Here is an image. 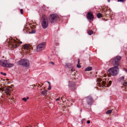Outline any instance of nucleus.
<instances>
[{
  "mask_svg": "<svg viewBox=\"0 0 127 127\" xmlns=\"http://www.w3.org/2000/svg\"><path fill=\"white\" fill-rule=\"evenodd\" d=\"M59 19V16L57 14H53L49 15V20L51 24H55L57 23Z\"/></svg>",
  "mask_w": 127,
  "mask_h": 127,
  "instance_id": "nucleus-1",
  "label": "nucleus"
},
{
  "mask_svg": "<svg viewBox=\"0 0 127 127\" xmlns=\"http://www.w3.org/2000/svg\"><path fill=\"white\" fill-rule=\"evenodd\" d=\"M111 83L112 81L110 80L108 82L101 81L100 83V84H101L103 86H104L105 87H109L111 85Z\"/></svg>",
  "mask_w": 127,
  "mask_h": 127,
  "instance_id": "nucleus-12",
  "label": "nucleus"
},
{
  "mask_svg": "<svg viewBox=\"0 0 127 127\" xmlns=\"http://www.w3.org/2000/svg\"><path fill=\"white\" fill-rule=\"evenodd\" d=\"M50 63L52 64L53 65L54 64V63L52 62H50Z\"/></svg>",
  "mask_w": 127,
  "mask_h": 127,
  "instance_id": "nucleus-34",
  "label": "nucleus"
},
{
  "mask_svg": "<svg viewBox=\"0 0 127 127\" xmlns=\"http://www.w3.org/2000/svg\"><path fill=\"white\" fill-rule=\"evenodd\" d=\"M60 100V98H57L56 99V101H59Z\"/></svg>",
  "mask_w": 127,
  "mask_h": 127,
  "instance_id": "nucleus-35",
  "label": "nucleus"
},
{
  "mask_svg": "<svg viewBox=\"0 0 127 127\" xmlns=\"http://www.w3.org/2000/svg\"><path fill=\"white\" fill-rule=\"evenodd\" d=\"M125 71H126V72L127 73V69H125Z\"/></svg>",
  "mask_w": 127,
  "mask_h": 127,
  "instance_id": "nucleus-37",
  "label": "nucleus"
},
{
  "mask_svg": "<svg viewBox=\"0 0 127 127\" xmlns=\"http://www.w3.org/2000/svg\"><path fill=\"white\" fill-rule=\"evenodd\" d=\"M51 89V87L50 86H49L48 87V89L49 90H50Z\"/></svg>",
  "mask_w": 127,
  "mask_h": 127,
  "instance_id": "nucleus-31",
  "label": "nucleus"
},
{
  "mask_svg": "<svg viewBox=\"0 0 127 127\" xmlns=\"http://www.w3.org/2000/svg\"><path fill=\"white\" fill-rule=\"evenodd\" d=\"M18 64L23 66L28 67L29 66V62L28 61L24 59H21L18 62Z\"/></svg>",
  "mask_w": 127,
  "mask_h": 127,
  "instance_id": "nucleus-5",
  "label": "nucleus"
},
{
  "mask_svg": "<svg viewBox=\"0 0 127 127\" xmlns=\"http://www.w3.org/2000/svg\"><path fill=\"white\" fill-rule=\"evenodd\" d=\"M68 86L69 89L72 91H74L76 89V87L74 82L71 81H69Z\"/></svg>",
  "mask_w": 127,
  "mask_h": 127,
  "instance_id": "nucleus-10",
  "label": "nucleus"
},
{
  "mask_svg": "<svg viewBox=\"0 0 127 127\" xmlns=\"http://www.w3.org/2000/svg\"><path fill=\"white\" fill-rule=\"evenodd\" d=\"M86 101L88 104L89 105H92L94 102V101L92 97L88 96L86 97Z\"/></svg>",
  "mask_w": 127,
  "mask_h": 127,
  "instance_id": "nucleus-11",
  "label": "nucleus"
},
{
  "mask_svg": "<svg viewBox=\"0 0 127 127\" xmlns=\"http://www.w3.org/2000/svg\"><path fill=\"white\" fill-rule=\"evenodd\" d=\"M102 15L100 13H98L96 15L97 16L98 18H100L102 17Z\"/></svg>",
  "mask_w": 127,
  "mask_h": 127,
  "instance_id": "nucleus-18",
  "label": "nucleus"
},
{
  "mask_svg": "<svg viewBox=\"0 0 127 127\" xmlns=\"http://www.w3.org/2000/svg\"><path fill=\"white\" fill-rule=\"evenodd\" d=\"M92 69V67L91 66H89L87 67V68L85 69V71H89L91 70Z\"/></svg>",
  "mask_w": 127,
  "mask_h": 127,
  "instance_id": "nucleus-17",
  "label": "nucleus"
},
{
  "mask_svg": "<svg viewBox=\"0 0 127 127\" xmlns=\"http://www.w3.org/2000/svg\"><path fill=\"white\" fill-rule=\"evenodd\" d=\"M35 32L34 31H33V30H32V33H34V32Z\"/></svg>",
  "mask_w": 127,
  "mask_h": 127,
  "instance_id": "nucleus-36",
  "label": "nucleus"
},
{
  "mask_svg": "<svg viewBox=\"0 0 127 127\" xmlns=\"http://www.w3.org/2000/svg\"><path fill=\"white\" fill-rule=\"evenodd\" d=\"M0 91L2 92L4 91V92L6 94L7 96L8 97L9 95L8 94L11 92V89L7 87H2L0 88Z\"/></svg>",
  "mask_w": 127,
  "mask_h": 127,
  "instance_id": "nucleus-9",
  "label": "nucleus"
},
{
  "mask_svg": "<svg viewBox=\"0 0 127 127\" xmlns=\"http://www.w3.org/2000/svg\"><path fill=\"white\" fill-rule=\"evenodd\" d=\"M112 110H109L107 111L106 114H109L112 112Z\"/></svg>",
  "mask_w": 127,
  "mask_h": 127,
  "instance_id": "nucleus-22",
  "label": "nucleus"
},
{
  "mask_svg": "<svg viewBox=\"0 0 127 127\" xmlns=\"http://www.w3.org/2000/svg\"><path fill=\"white\" fill-rule=\"evenodd\" d=\"M41 24L43 28L45 29L47 27L49 24L48 18L45 15H43L42 16Z\"/></svg>",
  "mask_w": 127,
  "mask_h": 127,
  "instance_id": "nucleus-3",
  "label": "nucleus"
},
{
  "mask_svg": "<svg viewBox=\"0 0 127 127\" xmlns=\"http://www.w3.org/2000/svg\"><path fill=\"white\" fill-rule=\"evenodd\" d=\"M124 76H123L119 78V81L120 82H122L124 81Z\"/></svg>",
  "mask_w": 127,
  "mask_h": 127,
  "instance_id": "nucleus-16",
  "label": "nucleus"
},
{
  "mask_svg": "<svg viewBox=\"0 0 127 127\" xmlns=\"http://www.w3.org/2000/svg\"><path fill=\"white\" fill-rule=\"evenodd\" d=\"M47 90L44 89L42 91L41 94L42 95L46 96L47 95Z\"/></svg>",
  "mask_w": 127,
  "mask_h": 127,
  "instance_id": "nucleus-14",
  "label": "nucleus"
},
{
  "mask_svg": "<svg viewBox=\"0 0 127 127\" xmlns=\"http://www.w3.org/2000/svg\"><path fill=\"white\" fill-rule=\"evenodd\" d=\"M65 66H66L68 68H70L72 66L70 64L67 63L66 64Z\"/></svg>",
  "mask_w": 127,
  "mask_h": 127,
  "instance_id": "nucleus-19",
  "label": "nucleus"
},
{
  "mask_svg": "<svg viewBox=\"0 0 127 127\" xmlns=\"http://www.w3.org/2000/svg\"><path fill=\"white\" fill-rule=\"evenodd\" d=\"M80 62V59H78V64H79Z\"/></svg>",
  "mask_w": 127,
  "mask_h": 127,
  "instance_id": "nucleus-32",
  "label": "nucleus"
},
{
  "mask_svg": "<svg viewBox=\"0 0 127 127\" xmlns=\"http://www.w3.org/2000/svg\"><path fill=\"white\" fill-rule=\"evenodd\" d=\"M77 67L78 68H80L81 67V66L80 65V64H77Z\"/></svg>",
  "mask_w": 127,
  "mask_h": 127,
  "instance_id": "nucleus-25",
  "label": "nucleus"
},
{
  "mask_svg": "<svg viewBox=\"0 0 127 127\" xmlns=\"http://www.w3.org/2000/svg\"><path fill=\"white\" fill-rule=\"evenodd\" d=\"M121 59V57L118 56L112 59L111 61L112 62V64L113 65L115 66H117L118 67L119 65V62Z\"/></svg>",
  "mask_w": 127,
  "mask_h": 127,
  "instance_id": "nucleus-7",
  "label": "nucleus"
},
{
  "mask_svg": "<svg viewBox=\"0 0 127 127\" xmlns=\"http://www.w3.org/2000/svg\"><path fill=\"white\" fill-rule=\"evenodd\" d=\"M27 99H28L29 98V97H27Z\"/></svg>",
  "mask_w": 127,
  "mask_h": 127,
  "instance_id": "nucleus-38",
  "label": "nucleus"
},
{
  "mask_svg": "<svg viewBox=\"0 0 127 127\" xmlns=\"http://www.w3.org/2000/svg\"><path fill=\"white\" fill-rule=\"evenodd\" d=\"M94 33L93 31L92 30H89L88 32V33L89 35H91Z\"/></svg>",
  "mask_w": 127,
  "mask_h": 127,
  "instance_id": "nucleus-20",
  "label": "nucleus"
},
{
  "mask_svg": "<svg viewBox=\"0 0 127 127\" xmlns=\"http://www.w3.org/2000/svg\"><path fill=\"white\" fill-rule=\"evenodd\" d=\"M22 99L25 101H26L27 100V99L26 97L23 98Z\"/></svg>",
  "mask_w": 127,
  "mask_h": 127,
  "instance_id": "nucleus-30",
  "label": "nucleus"
},
{
  "mask_svg": "<svg viewBox=\"0 0 127 127\" xmlns=\"http://www.w3.org/2000/svg\"><path fill=\"white\" fill-rule=\"evenodd\" d=\"M90 123V121L89 120H88L87 121V124H89Z\"/></svg>",
  "mask_w": 127,
  "mask_h": 127,
  "instance_id": "nucleus-33",
  "label": "nucleus"
},
{
  "mask_svg": "<svg viewBox=\"0 0 127 127\" xmlns=\"http://www.w3.org/2000/svg\"><path fill=\"white\" fill-rule=\"evenodd\" d=\"M0 65L3 67H11L13 66L14 64L9 63L7 60H0Z\"/></svg>",
  "mask_w": 127,
  "mask_h": 127,
  "instance_id": "nucleus-4",
  "label": "nucleus"
},
{
  "mask_svg": "<svg viewBox=\"0 0 127 127\" xmlns=\"http://www.w3.org/2000/svg\"><path fill=\"white\" fill-rule=\"evenodd\" d=\"M87 18L91 21L93 20L94 19V16L92 13L90 12H89L87 15Z\"/></svg>",
  "mask_w": 127,
  "mask_h": 127,
  "instance_id": "nucleus-13",
  "label": "nucleus"
},
{
  "mask_svg": "<svg viewBox=\"0 0 127 127\" xmlns=\"http://www.w3.org/2000/svg\"><path fill=\"white\" fill-rule=\"evenodd\" d=\"M110 74L113 76H115L118 73V68L117 66L109 69L108 70Z\"/></svg>",
  "mask_w": 127,
  "mask_h": 127,
  "instance_id": "nucleus-6",
  "label": "nucleus"
},
{
  "mask_svg": "<svg viewBox=\"0 0 127 127\" xmlns=\"http://www.w3.org/2000/svg\"><path fill=\"white\" fill-rule=\"evenodd\" d=\"M122 85L124 87H126L127 86V82H126L125 80L124 81V82L123 83Z\"/></svg>",
  "mask_w": 127,
  "mask_h": 127,
  "instance_id": "nucleus-21",
  "label": "nucleus"
},
{
  "mask_svg": "<svg viewBox=\"0 0 127 127\" xmlns=\"http://www.w3.org/2000/svg\"><path fill=\"white\" fill-rule=\"evenodd\" d=\"M0 73L1 74L3 75L4 76H5L6 75V74L5 73H4L2 72H0Z\"/></svg>",
  "mask_w": 127,
  "mask_h": 127,
  "instance_id": "nucleus-26",
  "label": "nucleus"
},
{
  "mask_svg": "<svg viewBox=\"0 0 127 127\" xmlns=\"http://www.w3.org/2000/svg\"><path fill=\"white\" fill-rule=\"evenodd\" d=\"M125 1V0H118V2H124Z\"/></svg>",
  "mask_w": 127,
  "mask_h": 127,
  "instance_id": "nucleus-27",
  "label": "nucleus"
},
{
  "mask_svg": "<svg viewBox=\"0 0 127 127\" xmlns=\"http://www.w3.org/2000/svg\"><path fill=\"white\" fill-rule=\"evenodd\" d=\"M108 1L109 2V1H110L109 0H108Z\"/></svg>",
  "mask_w": 127,
  "mask_h": 127,
  "instance_id": "nucleus-39",
  "label": "nucleus"
},
{
  "mask_svg": "<svg viewBox=\"0 0 127 127\" xmlns=\"http://www.w3.org/2000/svg\"><path fill=\"white\" fill-rule=\"evenodd\" d=\"M70 68H71L70 70L72 72H73L75 70L73 67L72 66Z\"/></svg>",
  "mask_w": 127,
  "mask_h": 127,
  "instance_id": "nucleus-24",
  "label": "nucleus"
},
{
  "mask_svg": "<svg viewBox=\"0 0 127 127\" xmlns=\"http://www.w3.org/2000/svg\"><path fill=\"white\" fill-rule=\"evenodd\" d=\"M61 99L62 100L63 102H64V101H65V97H64V96H62L61 97Z\"/></svg>",
  "mask_w": 127,
  "mask_h": 127,
  "instance_id": "nucleus-23",
  "label": "nucleus"
},
{
  "mask_svg": "<svg viewBox=\"0 0 127 127\" xmlns=\"http://www.w3.org/2000/svg\"><path fill=\"white\" fill-rule=\"evenodd\" d=\"M107 10H106V11H105V13L104 14V15H107L108 14H107V13H106L107 12Z\"/></svg>",
  "mask_w": 127,
  "mask_h": 127,
  "instance_id": "nucleus-29",
  "label": "nucleus"
},
{
  "mask_svg": "<svg viewBox=\"0 0 127 127\" xmlns=\"http://www.w3.org/2000/svg\"><path fill=\"white\" fill-rule=\"evenodd\" d=\"M23 48L25 49H26L28 50L29 48V46L28 44H25V45H23Z\"/></svg>",
  "mask_w": 127,
  "mask_h": 127,
  "instance_id": "nucleus-15",
  "label": "nucleus"
},
{
  "mask_svg": "<svg viewBox=\"0 0 127 127\" xmlns=\"http://www.w3.org/2000/svg\"><path fill=\"white\" fill-rule=\"evenodd\" d=\"M46 43L45 42L39 44L37 46L36 51L39 52L43 50L45 48Z\"/></svg>",
  "mask_w": 127,
  "mask_h": 127,
  "instance_id": "nucleus-8",
  "label": "nucleus"
},
{
  "mask_svg": "<svg viewBox=\"0 0 127 127\" xmlns=\"http://www.w3.org/2000/svg\"><path fill=\"white\" fill-rule=\"evenodd\" d=\"M9 45H11V47L13 48H17L20 44L22 43V42L20 41V40L16 38L11 39Z\"/></svg>",
  "mask_w": 127,
  "mask_h": 127,
  "instance_id": "nucleus-2",
  "label": "nucleus"
},
{
  "mask_svg": "<svg viewBox=\"0 0 127 127\" xmlns=\"http://www.w3.org/2000/svg\"><path fill=\"white\" fill-rule=\"evenodd\" d=\"M20 13L21 14H23V10L22 9H21L20 10Z\"/></svg>",
  "mask_w": 127,
  "mask_h": 127,
  "instance_id": "nucleus-28",
  "label": "nucleus"
}]
</instances>
